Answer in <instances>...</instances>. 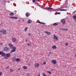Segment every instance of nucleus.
Here are the masks:
<instances>
[{
  "instance_id": "9",
  "label": "nucleus",
  "mask_w": 76,
  "mask_h": 76,
  "mask_svg": "<svg viewBox=\"0 0 76 76\" xmlns=\"http://www.w3.org/2000/svg\"><path fill=\"white\" fill-rule=\"evenodd\" d=\"M12 39L13 42H16V39L15 37L12 38Z\"/></svg>"
},
{
  "instance_id": "59",
  "label": "nucleus",
  "mask_w": 76,
  "mask_h": 76,
  "mask_svg": "<svg viewBox=\"0 0 76 76\" xmlns=\"http://www.w3.org/2000/svg\"><path fill=\"white\" fill-rule=\"evenodd\" d=\"M37 4H38V3H37Z\"/></svg>"
},
{
  "instance_id": "45",
  "label": "nucleus",
  "mask_w": 76,
  "mask_h": 76,
  "mask_svg": "<svg viewBox=\"0 0 76 76\" xmlns=\"http://www.w3.org/2000/svg\"><path fill=\"white\" fill-rule=\"evenodd\" d=\"M48 7H46L45 8V9H48Z\"/></svg>"
},
{
  "instance_id": "48",
  "label": "nucleus",
  "mask_w": 76,
  "mask_h": 76,
  "mask_svg": "<svg viewBox=\"0 0 76 76\" xmlns=\"http://www.w3.org/2000/svg\"><path fill=\"white\" fill-rule=\"evenodd\" d=\"M28 35H31V33H29L28 34Z\"/></svg>"
},
{
  "instance_id": "8",
  "label": "nucleus",
  "mask_w": 76,
  "mask_h": 76,
  "mask_svg": "<svg viewBox=\"0 0 76 76\" xmlns=\"http://www.w3.org/2000/svg\"><path fill=\"white\" fill-rule=\"evenodd\" d=\"M9 46L10 47V48H13V45L11 43H9Z\"/></svg>"
},
{
  "instance_id": "21",
  "label": "nucleus",
  "mask_w": 76,
  "mask_h": 76,
  "mask_svg": "<svg viewBox=\"0 0 76 76\" xmlns=\"http://www.w3.org/2000/svg\"><path fill=\"white\" fill-rule=\"evenodd\" d=\"M19 60H20V58H17L16 59L15 61H19Z\"/></svg>"
},
{
  "instance_id": "17",
  "label": "nucleus",
  "mask_w": 76,
  "mask_h": 76,
  "mask_svg": "<svg viewBox=\"0 0 76 76\" xmlns=\"http://www.w3.org/2000/svg\"><path fill=\"white\" fill-rule=\"evenodd\" d=\"M12 50L15 51H16V47H13Z\"/></svg>"
},
{
  "instance_id": "20",
  "label": "nucleus",
  "mask_w": 76,
  "mask_h": 76,
  "mask_svg": "<svg viewBox=\"0 0 76 76\" xmlns=\"http://www.w3.org/2000/svg\"><path fill=\"white\" fill-rule=\"evenodd\" d=\"M23 69H26L27 68H28V67L27 66H24L23 67Z\"/></svg>"
},
{
  "instance_id": "34",
  "label": "nucleus",
  "mask_w": 76,
  "mask_h": 76,
  "mask_svg": "<svg viewBox=\"0 0 76 76\" xmlns=\"http://www.w3.org/2000/svg\"><path fill=\"white\" fill-rule=\"evenodd\" d=\"M46 64V62H44L43 63V64L45 65V64Z\"/></svg>"
},
{
  "instance_id": "1",
  "label": "nucleus",
  "mask_w": 76,
  "mask_h": 76,
  "mask_svg": "<svg viewBox=\"0 0 76 76\" xmlns=\"http://www.w3.org/2000/svg\"><path fill=\"white\" fill-rule=\"evenodd\" d=\"M0 32H1L4 35L7 34V31L3 29L0 30Z\"/></svg>"
},
{
  "instance_id": "29",
  "label": "nucleus",
  "mask_w": 76,
  "mask_h": 76,
  "mask_svg": "<svg viewBox=\"0 0 76 76\" xmlns=\"http://www.w3.org/2000/svg\"><path fill=\"white\" fill-rule=\"evenodd\" d=\"M4 58H5V59H8V58H7V57L6 56H5L4 57Z\"/></svg>"
},
{
  "instance_id": "30",
  "label": "nucleus",
  "mask_w": 76,
  "mask_h": 76,
  "mask_svg": "<svg viewBox=\"0 0 76 76\" xmlns=\"http://www.w3.org/2000/svg\"><path fill=\"white\" fill-rule=\"evenodd\" d=\"M18 19V17H14V19Z\"/></svg>"
},
{
  "instance_id": "52",
  "label": "nucleus",
  "mask_w": 76,
  "mask_h": 76,
  "mask_svg": "<svg viewBox=\"0 0 76 76\" xmlns=\"http://www.w3.org/2000/svg\"><path fill=\"white\" fill-rule=\"evenodd\" d=\"M14 17H13L12 19H14Z\"/></svg>"
},
{
  "instance_id": "11",
  "label": "nucleus",
  "mask_w": 76,
  "mask_h": 76,
  "mask_svg": "<svg viewBox=\"0 0 76 76\" xmlns=\"http://www.w3.org/2000/svg\"><path fill=\"white\" fill-rule=\"evenodd\" d=\"M9 15L10 16H14V13L13 12H11V13H10L9 14Z\"/></svg>"
},
{
  "instance_id": "10",
  "label": "nucleus",
  "mask_w": 76,
  "mask_h": 76,
  "mask_svg": "<svg viewBox=\"0 0 76 76\" xmlns=\"http://www.w3.org/2000/svg\"><path fill=\"white\" fill-rule=\"evenodd\" d=\"M39 66V64L38 63H36L35 65V66L36 67H38Z\"/></svg>"
},
{
  "instance_id": "57",
  "label": "nucleus",
  "mask_w": 76,
  "mask_h": 76,
  "mask_svg": "<svg viewBox=\"0 0 76 76\" xmlns=\"http://www.w3.org/2000/svg\"><path fill=\"white\" fill-rule=\"evenodd\" d=\"M35 4H37V3H35Z\"/></svg>"
},
{
  "instance_id": "18",
  "label": "nucleus",
  "mask_w": 76,
  "mask_h": 76,
  "mask_svg": "<svg viewBox=\"0 0 76 76\" xmlns=\"http://www.w3.org/2000/svg\"><path fill=\"white\" fill-rule=\"evenodd\" d=\"M73 19H74L75 20H76V15H74L72 17Z\"/></svg>"
},
{
  "instance_id": "2",
  "label": "nucleus",
  "mask_w": 76,
  "mask_h": 76,
  "mask_svg": "<svg viewBox=\"0 0 76 76\" xmlns=\"http://www.w3.org/2000/svg\"><path fill=\"white\" fill-rule=\"evenodd\" d=\"M3 51H1V52L0 51V55H1L2 57H5L6 54L5 53H3Z\"/></svg>"
},
{
  "instance_id": "22",
  "label": "nucleus",
  "mask_w": 76,
  "mask_h": 76,
  "mask_svg": "<svg viewBox=\"0 0 76 76\" xmlns=\"http://www.w3.org/2000/svg\"><path fill=\"white\" fill-rule=\"evenodd\" d=\"M56 25H58V24H57V23H55L53 24V26H56Z\"/></svg>"
},
{
  "instance_id": "13",
  "label": "nucleus",
  "mask_w": 76,
  "mask_h": 76,
  "mask_svg": "<svg viewBox=\"0 0 76 76\" xmlns=\"http://www.w3.org/2000/svg\"><path fill=\"white\" fill-rule=\"evenodd\" d=\"M52 48L53 49H56V48H57V47L56 45H54L52 47Z\"/></svg>"
},
{
  "instance_id": "37",
  "label": "nucleus",
  "mask_w": 76,
  "mask_h": 76,
  "mask_svg": "<svg viewBox=\"0 0 76 76\" xmlns=\"http://www.w3.org/2000/svg\"><path fill=\"white\" fill-rule=\"evenodd\" d=\"M2 75V72H0V76H1Z\"/></svg>"
},
{
  "instance_id": "35",
  "label": "nucleus",
  "mask_w": 76,
  "mask_h": 76,
  "mask_svg": "<svg viewBox=\"0 0 76 76\" xmlns=\"http://www.w3.org/2000/svg\"><path fill=\"white\" fill-rule=\"evenodd\" d=\"M29 73H28L27 74H26V76H29Z\"/></svg>"
},
{
  "instance_id": "46",
  "label": "nucleus",
  "mask_w": 76,
  "mask_h": 76,
  "mask_svg": "<svg viewBox=\"0 0 76 76\" xmlns=\"http://www.w3.org/2000/svg\"><path fill=\"white\" fill-rule=\"evenodd\" d=\"M49 53H50V54H51L52 53V52H49Z\"/></svg>"
},
{
  "instance_id": "54",
  "label": "nucleus",
  "mask_w": 76,
  "mask_h": 76,
  "mask_svg": "<svg viewBox=\"0 0 76 76\" xmlns=\"http://www.w3.org/2000/svg\"><path fill=\"white\" fill-rule=\"evenodd\" d=\"M18 22H20V20H18Z\"/></svg>"
},
{
  "instance_id": "38",
  "label": "nucleus",
  "mask_w": 76,
  "mask_h": 76,
  "mask_svg": "<svg viewBox=\"0 0 76 76\" xmlns=\"http://www.w3.org/2000/svg\"><path fill=\"white\" fill-rule=\"evenodd\" d=\"M41 24H43L44 25H45V23H44L42 22Z\"/></svg>"
},
{
  "instance_id": "4",
  "label": "nucleus",
  "mask_w": 76,
  "mask_h": 76,
  "mask_svg": "<svg viewBox=\"0 0 76 76\" xmlns=\"http://www.w3.org/2000/svg\"><path fill=\"white\" fill-rule=\"evenodd\" d=\"M61 22L63 25H65L66 24V20L64 19H62L61 20Z\"/></svg>"
},
{
  "instance_id": "16",
  "label": "nucleus",
  "mask_w": 76,
  "mask_h": 76,
  "mask_svg": "<svg viewBox=\"0 0 76 76\" xmlns=\"http://www.w3.org/2000/svg\"><path fill=\"white\" fill-rule=\"evenodd\" d=\"M60 11H67V10L64 9H61L60 10Z\"/></svg>"
},
{
  "instance_id": "25",
  "label": "nucleus",
  "mask_w": 76,
  "mask_h": 76,
  "mask_svg": "<svg viewBox=\"0 0 76 76\" xmlns=\"http://www.w3.org/2000/svg\"><path fill=\"white\" fill-rule=\"evenodd\" d=\"M15 51L13 50H12L10 51V53H13V52H15Z\"/></svg>"
},
{
  "instance_id": "5",
  "label": "nucleus",
  "mask_w": 76,
  "mask_h": 76,
  "mask_svg": "<svg viewBox=\"0 0 76 76\" xmlns=\"http://www.w3.org/2000/svg\"><path fill=\"white\" fill-rule=\"evenodd\" d=\"M44 32L47 34V35H51V32H50L47 31H44Z\"/></svg>"
},
{
  "instance_id": "24",
  "label": "nucleus",
  "mask_w": 76,
  "mask_h": 76,
  "mask_svg": "<svg viewBox=\"0 0 76 76\" xmlns=\"http://www.w3.org/2000/svg\"><path fill=\"white\" fill-rule=\"evenodd\" d=\"M64 31H68V29L67 28H64Z\"/></svg>"
},
{
  "instance_id": "49",
  "label": "nucleus",
  "mask_w": 76,
  "mask_h": 76,
  "mask_svg": "<svg viewBox=\"0 0 76 76\" xmlns=\"http://www.w3.org/2000/svg\"><path fill=\"white\" fill-rule=\"evenodd\" d=\"M61 29V30H63L64 31V28H62V29Z\"/></svg>"
},
{
  "instance_id": "12",
  "label": "nucleus",
  "mask_w": 76,
  "mask_h": 76,
  "mask_svg": "<svg viewBox=\"0 0 76 76\" xmlns=\"http://www.w3.org/2000/svg\"><path fill=\"white\" fill-rule=\"evenodd\" d=\"M10 53H7L6 54V56L7 57H9L10 56Z\"/></svg>"
},
{
  "instance_id": "23",
  "label": "nucleus",
  "mask_w": 76,
  "mask_h": 76,
  "mask_svg": "<svg viewBox=\"0 0 76 76\" xmlns=\"http://www.w3.org/2000/svg\"><path fill=\"white\" fill-rule=\"evenodd\" d=\"M14 71V69H10V72H13Z\"/></svg>"
},
{
  "instance_id": "55",
  "label": "nucleus",
  "mask_w": 76,
  "mask_h": 76,
  "mask_svg": "<svg viewBox=\"0 0 76 76\" xmlns=\"http://www.w3.org/2000/svg\"><path fill=\"white\" fill-rule=\"evenodd\" d=\"M37 1H38V0H37Z\"/></svg>"
},
{
  "instance_id": "6",
  "label": "nucleus",
  "mask_w": 76,
  "mask_h": 76,
  "mask_svg": "<svg viewBox=\"0 0 76 76\" xmlns=\"http://www.w3.org/2000/svg\"><path fill=\"white\" fill-rule=\"evenodd\" d=\"M51 61H52V63L53 64H56V63H57L56 60H52Z\"/></svg>"
},
{
  "instance_id": "40",
  "label": "nucleus",
  "mask_w": 76,
  "mask_h": 76,
  "mask_svg": "<svg viewBox=\"0 0 76 76\" xmlns=\"http://www.w3.org/2000/svg\"><path fill=\"white\" fill-rule=\"evenodd\" d=\"M38 23H40L41 24V23H42V22H40L39 21H38Z\"/></svg>"
},
{
  "instance_id": "44",
  "label": "nucleus",
  "mask_w": 76,
  "mask_h": 76,
  "mask_svg": "<svg viewBox=\"0 0 76 76\" xmlns=\"http://www.w3.org/2000/svg\"><path fill=\"white\" fill-rule=\"evenodd\" d=\"M38 76H40V73H38Z\"/></svg>"
},
{
  "instance_id": "14",
  "label": "nucleus",
  "mask_w": 76,
  "mask_h": 76,
  "mask_svg": "<svg viewBox=\"0 0 76 76\" xmlns=\"http://www.w3.org/2000/svg\"><path fill=\"white\" fill-rule=\"evenodd\" d=\"M16 58H15V57H13V59H12V61H16Z\"/></svg>"
},
{
  "instance_id": "36",
  "label": "nucleus",
  "mask_w": 76,
  "mask_h": 76,
  "mask_svg": "<svg viewBox=\"0 0 76 76\" xmlns=\"http://www.w3.org/2000/svg\"><path fill=\"white\" fill-rule=\"evenodd\" d=\"M31 44H30V43H28L27 44V45H28V46H30V45H31Z\"/></svg>"
},
{
  "instance_id": "19",
  "label": "nucleus",
  "mask_w": 76,
  "mask_h": 76,
  "mask_svg": "<svg viewBox=\"0 0 76 76\" xmlns=\"http://www.w3.org/2000/svg\"><path fill=\"white\" fill-rule=\"evenodd\" d=\"M26 17H28V16H29V13L27 12L26 14Z\"/></svg>"
},
{
  "instance_id": "27",
  "label": "nucleus",
  "mask_w": 76,
  "mask_h": 76,
  "mask_svg": "<svg viewBox=\"0 0 76 76\" xmlns=\"http://www.w3.org/2000/svg\"><path fill=\"white\" fill-rule=\"evenodd\" d=\"M48 9H50V10H52L53 9L52 8H50V7H48Z\"/></svg>"
},
{
  "instance_id": "50",
  "label": "nucleus",
  "mask_w": 76,
  "mask_h": 76,
  "mask_svg": "<svg viewBox=\"0 0 76 76\" xmlns=\"http://www.w3.org/2000/svg\"><path fill=\"white\" fill-rule=\"evenodd\" d=\"M28 41V40H25V42H27Z\"/></svg>"
},
{
  "instance_id": "28",
  "label": "nucleus",
  "mask_w": 76,
  "mask_h": 76,
  "mask_svg": "<svg viewBox=\"0 0 76 76\" xmlns=\"http://www.w3.org/2000/svg\"><path fill=\"white\" fill-rule=\"evenodd\" d=\"M48 73H49V74H50V75H51V72L50 71H48Z\"/></svg>"
},
{
  "instance_id": "51",
  "label": "nucleus",
  "mask_w": 76,
  "mask_h": 76,
  "mask_svg": "<svg viewBox=\"0 0 76 76\" xmlns=\"http://www.w3.org/2000/svg\"><path fill=\"white\" fill-rule=\"evenodd\" d=\"M20 70V68H19L18 69V70Z\"/></svg>"
},
{
  "instance_id": "58",
  "label": "nucleus",
  "mask_w": 76,
  "mask_h": 76,
  "mask_svg": "<svg viewBox=\"0 0 76 76\" xmlns=\"http://www.w3.org/2000/svg\"><path fill=\"white\" fill-rule=\"evenodd\" d=\"M35 4H37V3H35Z\"/></svg>"
},
{
  "instance_id": "43",
  "label": "nucleus",
  "mask_w": 76,
  "mask_h": 76,
  "mask_svg": "<svg viewBox=\"0 0 76 76\" xmlns=\"http://www.w3.org/2000/svg\"><path fill=\"white\" fill-rule=\"evenodd\" d=\"M4 3H6V0H4Z\"/></svg>"
},
{
  "instance_id": "56",
  "label": "nucleus",
  "mask_w": 76,
  "mask_h": 76,
  "mask_svg": "<svg viewBox=\"0 0 76 76\" xmlns=\"http://www.w3.org/2000/svg\"><path fill=\"white\" fill-rule=\"evenodd\" d=\"M23 20V21H24V20Z\"/></svg>"
},
{
  "instance_id": "26",
  "label": "nucleus",
  "mask_w": 76,
  "mask_h": 76,
  "mask_svg": "<svg viewBox=\"0 0 76 76\" xmlns=\"http://www.w3.org/2000/svg\"><path fill=\"white\" fill-rule=\"evenodd\" d=\"M28 27H27L26 28L24 29L25 31H27V29H28Z\"/></svg>"
},
{
  "instance_id": "39",
  "label": "nucleus",
  "mask_w": 76,
  "mask_h": 76,
  "mask_svg": "<svg viewBox=\"0 0 76 76\" xmlns=\"http://www.w3.org/2000/svg\"><path fill=\"white\" fill-rule=\"evenodd\" d=\"M10 19H13V17H10Z\"/></svg>"
},
{
  "instance_id": "15",
  "label": "nucleus",
  "mask_w": 76,
  "mask_h": 76,
  "mask_svg": "<svg viewBox=\"0 0 76 76\" xmlns=\"http://www.w3.org/2000/svg\"><path fill=\"white\" fill-rule=\"evenodd\" d=\"M31 22H32V20H28L27 21V23H31Z\"/></svg>"
},
{
  "instance_id": "33",
  "label": "nucleus",
  "mask_w": 76,
  "mask_h": 76,
  "mask_svg": "<svg viewBox=\"0 0 76 76\" xmlns=\"http://www.w3.org/2000/svg\"><path fill=\"white\" fill-rule=\"evenodd\" d=\"M56 13L57 15H60V12H56Z\"/></svg>"
},
{
  "instance_id": "47",
  "label": "nucleus",
  "mask_w": 76,
  "mask_h": 76,
  "mask_svg": "<svg viewBox=\"0 0 76 76\" xmlns=\"http://www.w3.org/2000/svg\"><path fill=\"white\" fill-rule=\"evenodd\" d=\"M76 10H75L74 12H73V13H76Z\"/></svg>"
},
{
  "instance_id": "32",
  "label": "nucleus",
  "mask_w": 76,
  "mask_h": 76,
  "mask_svg": "<svg viewBox=\"0 0 76 76\" xmlns=\"http://www.w3.org/2000/svg\"><path fill=\"white\" fill-rule=\"evenodd\" d=\"M9 66H8L7 67H5V69H9Z\"/></svg>"
},
{
  "instance_id": "3",
  "label": "nucleus",
  "mask_w": 76,
  "mask_h": 76,
  "mask_svg": "<svg viewBox=\"0 0 76 76\" xmlns=\"http://www.w3.org/2000/svg\"><path fill=\"white\" fill-rule=\"evenodd\" d=\"M9 48L5 46L3 50L4 51L6 52V51H9Z\"/></svg>"
},
{
  "instance_id": "53",
  "label": "nucleus",
  "mask_w": 76,
  "mask_h": 76,
  "mask_svg": "<svg viewBox=\"0 0 76 76\" xmlns=\"http://www.w3.org/2000/svg\"><path fill=\"white\" fill-rule=\"evenodd\" d=\"M50 56V55L48 54V56Z\"/></svg>"
},
{
  "instance_id": "31",
  "label": "nucleus",
  "mask_w": 76,
  "mask_h": 76,
  "mask_svg": "<svg viewBox=\"0 0 76 76\" xmlns=\"http://www.w3.org/2000/svg\"><path fill=\"white\" fill-rule=\"evenodd\" d=\"M69 45V43H66L65 44V45L66 46H67V45Z\"/></svg>"
},
{
  "instance_id": "42",
  "label": "nucleus",
  "mask_w": 76,
  "mask_h": 76,
  "mask_svg": "<svg viewBox=\"0 0 76 76\" xmlns=\"http://www.w3.org/2000/svg\"><path fill=\"white\" fill-rule=\"evenodd\" d=\"M0 45H3V43H1L0 44Z\"/></svg>"
},
{
  "instance_id": "41",
  "label": "nucleus",
  "mask_w": 76,
  "mask_h": 76,
  "mask_svg": "<svg viewBox=\"0 0 76 76\" xmlns=\"http://www.w3.org/2000/svg\"><path fill=\"white\" fill-rule=\"evenodd\" d=\"M35 0H33V3H35Z\"/></svg>"
},
{
  "instance_id": "7",
  "label": "nucleus",
  "mask_w": 76,
  "mask_h": 76,
  "mask_svg": "<svg viewBox=\"0 0 76 76\" xmlns=\"http://www.w3.org/2000/svg\"><path fill=\"white\" fill-rule=\"evenodd\" d=\"M53 36L54 37V38L56 40V41H58V37H57L55 35V34H53Z\"/></svg>"
}]
</instances>
